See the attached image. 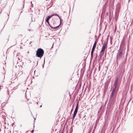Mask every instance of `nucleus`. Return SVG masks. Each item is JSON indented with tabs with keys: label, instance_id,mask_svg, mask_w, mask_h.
<instances>
[{
	"label": "nucleus",
	"instance_id": "f257e3e1",
	"mask_svg": "<svg viewBox=\"0 0 133 133\" xmlns=\"http://www.w3.org/2000/svg\"><path fill=\"white\" fill-rule=\"evenodd\" d=\"M44 53L43 50L41 48H39L36 51V56L37 57L41 58L43 56Z\"/></svg>",
	"mask_w": 133,
	"mask_h": 133
},
{
	"label": "nucleus",
	"instance_id": "f03ea898",
	"mask_svg": "<svg viewBox=\"0 0 133 133\" xmlns=\"http://www.w3.org/2000/svg\"><path fill=\"white\" fill-rule=\"evenodd\" d=\"M107 47V44L106 43H104L103 44L101 50L100 52L99 56L100 57H101L104 54L105 50L106 48Z\"/></svg>",
	"mask_w": 133,
	"mask_h": 133
},
{
	"label": "nucleus",
	"instance_id": "7ed1b4c3",
	"mask_svg": "<svg viewBox=\"0 0 133 133\" xmlns=\"http://www.w3.org/2000/svg\"><path fill=\"white\" fill-rule=\"evenodd\" d=\"M52 17V16H48V17H47V19H46V22L47 23H48V24L50 26V27L51 28H57L61 24H60L59 25H58V26H52L50 25L49 24V20Z\"/></svg>",
	"mask_w": 133,
	"mask_h": 133
},
{
	"label": "nucleus",
	"instance_id": "20e7f679",
	"mask_svg": "<svg viewBox=\"0 0 133 133\" xmlns=\"http://www.w3.org/2000/svg\"><path fill=\"white\" fill-rule=\"evenodd\" d=\"M78 103L76 105V107L75 108V111L74 112V114L73 115V117H72V119L74 120L76 114L77 113L78 108Z\"/></svg>",
	"mask_w": 133,
	"mask_h": 133
},
{
	"label": "nucleus",
	"instance_id": "39448f33",
	"mask_svg": "<svg viewBox=\"0 0 133 133\" xmlns=\"http://www.w3.org/2000/svg\"><path fill=\"white\" fill-rule=\"evenodd\" d=\"M122 50H120L118 53L117 56V60L120 59L122 57Z\"/></svg>",
	"mask_w": 133,
	"mask_h": 133
},
{
	"label": "nucleus",
	"instance_id": "423d86ee",
	"mask_svg": "<svg viewBox=\"0 0 133 133\" xmlns=\"http://www.w3.org/2000/svg\"><path fill=\"white\" fill-rule=\"evenodd\" d=\"M110 98L111 99H114L115 97V91L112 90L110 95Z\"/></svg>",
	"mask_w": 133,
	"mask_h": 133
},
{
	"label": "nucleus",
	"instance_id": "0eeeda50",
	"mask_svg": "<svg viewBox=\"0 0 133 133\" xmlns=\"http://www.w3.org/2000/svg\"><path fill=\"white\" fill-rule=\"evenodd\" d=\"M118 82V78H117L115 81L114 85H117Z\"/></svg>",
	"mask_w": 133,
	"mask_h": 133
},
{
	"label": "nucleus",
	"instance_id": "6e6552de",
	"mask_svg": "<svg viewBox=\"0 0 133 133\" xmlns=\"http://www.w3.org/2000/svg\"><path fill=\"white\" fill-rule=\"evenodd\" d=\"M97 43V42H96V41H95V42L94 43V45H93V46L92 49H94V50L95 49V47H96V45Z\"/></svg>",
	"mask_w": 133,
	"mask_h": 133
},
{
	"label": "nucleus",
	"instance_id": "1a4fd4ad",
	"mask_svg": "<svg viewBox=\"0 0 133 133\" xmlns=\"http://www.w3.org/2000/svg\"><path fill=\"white\" fill-rule=\"evenodd\" d=\"M94 50H95L92 49V51H91V59H92V57H93L94 51Z\"/></svg>",
	"mask_w": 133,
	"mask_h": 133
},
{
	"label": "nucleus",
	"instance_id": "9d476101",
	"mask_svg": "<svg viewBox=\"0 0 133 133\" xmlns=\"http://www.w3.org/2000/svg\"><path fill=\"white\" fill-rule=\"evenodd\" d=\"M58 16L60 20V22H61V18L57 14H54L52 15L51 16Z\"/></svg>",
	"mask_w": 133,
	"mask_h": 133
},
{
	"label": "nucleus",
	"instance_id": "9b49d317",
	"mask_svg": "<svg viewBox=\"0 0 133 133\" xmlns=\"http://www.w3.org/2000/svg\"><path fill=\"white\" fill-rule=\"evenodd\" d=\"M115 86L114 88H116V89L117 87V85H114Z\"/></svg>",
	"mask_w": 133,
	"mask_h": 133
},
{
	"label": "nucleus",
	"instance_id": "f8f14e48",
	"mask_svg": "<svg viewBox=\"0 0 133 133\" xmlns=\"http://www.w3.org/2000/svg\"><path fill=\"white\" fill-rule=\"evenodd\" d=\"M115 86L114 88H116V89L117 87V85H114Z\"/></svg>",
	"mask_w": 133,
	"mask_h": 133
},
{
	"label": "nucleus",
	"instance_id": "ddd939ff",
	"mask_svg": "<svg viewBox=\"0 0 133 133\" xmlns=\"http://www.w3.org/2000/svg\"><path fill=\"white\" fill-rule=\"evenodd\" d=\"M3 88V87L2 86H0V89H1Z\"/></svg>",
	"mask_w": 133,
	"mask_h": 133
},
{
	"label": "nucleus",
	"instance_id": "4468645a",
	"mask_svg": "<svg viewBox=\"0 0 133 133\" xmlns=\"http://www.w3.org/2000/svg\"><path fill=\"white\" fill-rule=\"evenodd\" d=\"M116 89L114 88L113 89V90H114V91H116Z\"/></svg>",
	"mask_w": 133,
	"mask_h": 133
},
{
	"label": "nucleus",
	"instance_id": "2eb2a0df",
	"mask_svg": "<svg viewBox=\"0 0 133 133\" xmlns=\"http://www.w3.org/2000/svg\"><path fill=\"white\" fill-rule=\"evenodd\" d=\"M34 132V130H32L31 131V132L32 133H33Z\"/></svg>",
	"mask_w": 133,
	"mask_h": 133
},
{
	"label": "nucleus",
	"instance_id": "dca6fc26",
	"mask_svg": "<svg viewBox=\"0 0 133 133\" xmlns=\"http://www.w3.org/2000/svg\"><path fill=\"white\" fill-rule=\"evenodd\" d=\"M73 110V109H72L71 110V113L72 112V111Z\"/></svg>",
	"mask_w": 133,
	"mask_h": 133
},
{
	"label": "nucleus",
	"instance_id": "f3484780",
	"mask_svg": "<svg viewBox=\"0 0 133 133\" xmlns=\"http://www.w3.org/2000/svg\"><path fill=\"white\" fill-rule=\"evenodd\" d=\"M31 5V6H32V7H33V4H32V5Z\"/></svg>",
	"mask_w": 133,
	"mask_h": 133
},
{
	"label": "nucleus",
	"instance_id": "a211bd4d",
	"mask_svg": "<svg viewBox=\"0 0 133 133\" xmlns=\"http://www.w3.org/2000/svg\"><path fill=\"white\" fill-rule=\"evenodd\" d=\"M32 2H31V4H32Z\"/></svg>",
	"mask_w": 133,
	"mask_h": 133
},
{
	"label": "nucleus",
	"instance_id": "6ab92c4d",
	"mask_svg": "<svg viewBox=\"0 0 133 133\" xmlns=\"http://www.w3.org/2000/svg\"><path fill=\"white\" fill-rule=\"evenodd\" d=\"M42 106V105H41V106H40V107H41Z\"/></svg>",
	"mask_w": 133,
	"mask_h": 133
}]
</instances>
